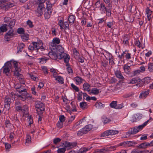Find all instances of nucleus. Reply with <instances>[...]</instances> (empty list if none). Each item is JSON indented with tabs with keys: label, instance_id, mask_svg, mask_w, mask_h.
Here are the masks:
<instances>
[{
	"label": "nucleus",
	"instance_id": "a211bd4d",
	"mask_svg": "<svg viewBox=\"0 0 153 153\" xmlns=\"http://www.w3.org/2000/svg\"><path fill=\"white\" fill-rule=\"evenodd\" d=\"M15 105V106L16 110L17 111H20L22 109V104L21 102L19 101H16Z\"/></svg>",
	"mask_w": 153,
	"mask_h": 153
},
{
	"label": "nucleus",
	"instance_id": "dca6fc26",
	"mask_svg": "<svg viewBox=\"0 0 153 153\" xmlns=\"http://www.w3.org/2000/svg\"><path fill=\"white\" fill-rule=\"evenodd\" d=\"M56 48L58 53H59L58 52H59V55H60V54H61V56L63 58V57L64 56V55H63V54H64L63 53L64 51V49L61 46L59 45L57 46L56 47Z\"/></svg>",
	"mask_w": 153,
	"mask_h": 153
},
{
	"label": "nucleus",
	"instance_id": "c756f323",
	"mask_svg": "<svg viewBox=\"0 0 153 153\" xmlns=\"http://www.w3.org/2000/svg\"><path fill=\"white\" fill-rule=\"evenodd\" d=\"M95 106L98 109H101L104 108L105 105L100 102H97L95 104Z\"/></svg>",
	"mask_w": 153,
	"mask_h": 153
},
{
	"label": "nucleus",
	"instance_id": "a19ab883",
	"mask_svg": "<svg viewBox=\"0 0 153 153\" xmlns=\"http://www.w3.org/2000/svg\"><path fill=\"white\" fill-rule=\"evenodd\" d=\"M111 121V120L107 117H104L103 118L102 122L104 124L108 123Z\"/></svg>",
	"mask_w": 153,
	"mask_h": 153
},
{
	"label": "nucleus",
	"instance_id": "423d86ee",
	"mask_svg": "<svg viewBox=\"0 0 153 153\" xmlns=\"http://www.w3.org/2000/svg\"><path fill=\"white\" fill-rule=\"evenodd\" d=\"M37 8L35 11V14L38 16H41L43 14L45 9V6L44 4H39L38 5Z\"/></svg>",
	"mask_w": 153,
	"mask_h": 153
},
{
	"label": "nucleus",
	"instance_id": "7ed1b4c3",
	"mask_svg": "<svg viewBox=\"0 0 153 153\" xmlns=\"http://www.w3.org/2000/svg\"><path fill=\"white\" fill-rule=\"evenodd\" d=\"M9 0H0V5L8 1ZM15 3L14 1H12L6 4L0 5V9H3L6 10L14 6Z\"/></svg>",
	"mask_w": 153,
	"mask_h": 153
},
{
	"label": "nucleus",
	"instance_id": "f257e3e1",
	"mask_svg": "<svg viewBox=\"0 0 153 153\" xmlns=\"http://www.w3.org/2000/svg\"><path fill=\"white\" fill-rule=\"evenodd\" d=\"M12 61L11 62L8 61L5 63L4 66L2 67V69L3 70V73L6 76H10L12 71V65L11 62L13 63Z\"/></svg>",
	"mask_w": 153,
	"mask_h": 153
},
{
	"label": "nucleus",
	"instance_id": "864d4df0",
	"mask_svg": "<svg viewBox=\"0 0 153 153\" xmlns=\"http://www.w3.org/2000/svg\"><path fill=\"white\" fill-rule=\"evenodd\" d=\"M71 86L72 88L76 91L78 92L79 91V89L78 87L74 85L73 84H71Z\"/></svg>",
	"mask_w": 153,
	"mask_h": 153
},
{
	"label": "nucleus",
	"instance_id": "bf43d9fd",
	"mask_svg": "<svg viewBox=\"0 0 153 153\" xmlns=\"http://www.w3.org/2000/svg\"><path fill=\"white\" fill-rule=\"evenodd\" d=\"M29 75L30 78L34 81H37L38 80V78L35 76L33 74H30Z\"/></svg>",
	"mask_w": 153,
	"mask_h": 153
},
{
	"label": "nucleus",
	"instance_id": "58836bf2",
	"mask_svg": "<svg viewBox=\"0 0 153 153\" xmlns=\"http://www.w3.org/2000/svg\"><path fill=\"white\" fill-rule=\"evenodd\" d=\"M17 91L19 93H21L22 92L25 93V92H27L26 89L23 86L21 85L20 88L18 90H17Z\"/></svg>",
	"mask_w": 153,
	"mask_h": 153
},
{
	"label": "nucleus",
	"instance_id": "bb28decb",
	"mask_svg": "<svg viewBox=\"0 0 153 153\" xmlns=\"http://www.w3.org/2000/svg\"><path fill=\"white\" fill-rule=\"evenodd\" d=\"M75 20V17L73 15H70L68 17V21L70 24H72L74 23Z\"/></svg>",
	"mask_w": 153,
	"mask_h": 153
},
{
	"label": "nucleus",
	"instance_id": "338daca9",
	"mask_svg": "<svg viewBox=\"0 0 153 153\" xmlns=\"http://www.w3.org/2000/svg\"><path fill=\"white\" fill-rule=\"evenodd\" d=\"M11 147V146L10 144L8 143H5V147L6 150H8L9 151V149Z\"/></svg>",
	"mask_w": 153,
	"mask_h": 153
},
{
	"label": "nucleus",
	"instance_id": "4be33fe9",
	"mask_svg": "<svg viewBox=\"0 0 153 153\" xmlns=\"http://www.w3.org/2000/svg\"><path fill=\"white\" fill-rule=\"evenodd\" d=\"M60 42L59 39H53L52 42L50 43V45L52 47H55L57 44Z\"/></svg>",
	"mask_w": 153,
	"mask_h": 153
},
{
	"label": "nucleus",
	"instance_id": "de8ad7c7",
	"mask_svg": "<svg viewBox=\"0 0 153 153\" xmlns=\"http://www.w3.org/2000/svg\"><path fill=\"white\" fill-rule=\"evenodd\" d=\"M142 82H144L146 83H148L150 82V78L149 77H147L141 80Z\"/></svg>",
	"mask_w": 153,
	"mask_h": 153
},
{
	"label": "nucleus",
	"instance_id": "e433bc0d",
	"mask_svg": "<svg viewBox=\"0 0 153 153\" xmlns=\"http://www.w3.org/2000/svg\"><path fill=\"white\" fill-rule=\"evenodd\" d=\"M117 101H112L110 104V107L113 108H116L117 106Z\"/></svg>",
	"mask_w": 153,
	"mask_h": 153
},
{
	"label": "nucleus",
	"instance_id": "4d7b16f0",
	"mask_svg": "<svg viewBox=\"0 0 153 153\" xmlns=\"http://www.w3.org/2000/svg\"><path fill=\"white\" fill-rule=\"evenodd\" d=\"M73 51L74 52V57L75 58L77 57L79 54V53L78 52L76 49H74L73 50Z\"/></svg>",
	"mask_w": 153,
	"mask_h": 153
},
{
	"label": "nucleus",
	"instance_id": "69168bd1",
	"mask_svg": "<svg viewBox=\"0 0 153 153\" xmlns=\"http://www.w3.org/2000/svg\"><path fill=\"white\" fill-rule=\"evenodd\" d=\"M61 141V139L59 138H57L53 140V143L55 144H56L58 142Z\"/></svg>",
	"mask_w": 153,
	"mask_h": 153
},
{
	"label": "nucleus",
	"instance_id": "412c9836",
	"mask_svg": "<svg viewBox=\"0 0 153 153\" xmlns=\"http://www.w3.org/2000/svg\"><path fill=\"white\" fill-rule=\"evenodd\" d=\"M93 127V126L91 124L85 126V127L82 128V130L85 133H86L90 131Z\"/></svg>",
	"mask_w": 153,
	"mask_h": 153
},
{
	"label": "nucleus",
	"instance_id": "2f4dec72",
	"mask_svg": "<svg viewBox=\"0 0 153 153\" xmlns=\"http://www.w3.org/2000/svg\"><path fill=\"white\" fill-rule=\"evenodd\" d=\"M115 74L117 77L120 79H124L121 72L119 71H116L115 72Z\"/></svg>",
	"mask_w": 153,
	"mask_h": 153
},
{
	"label": "nucleus",
	"instance_id": "c9c22d12",
	"mask_svg": "<svg viewBox=\"0 0 153 153\" xmlns=\"http://www.w3.org/2000/svg\"><path fill=\"white\" fill-rule=\"evenodd\" d=\"M55 80L57 81L58 82L61 84H62L64 83L63 82V78L60 76H58L55 78Z\"/></svg>",
	"mask_w": 153,
	"mask_h": 153
},
{
	"label": "nucleus",
	"instance_id": "ea45409f",
	"mask_svg": "<svg viewBox=\"0 0 153 153\" xmlns=\"http://www.w3.org/2000/svg\"><path fill=\"white\" fill-rule=\"evenodd\" d=\"M10 101L11 99L8 97H6L4 100V102L5 103V105H10L11 103Z\"/></svg>",
	"mask_w": 153,
	"mask_h": 153
},
{
	"label": "nucleus",
	"instance_id": "603ef678",
	"mask_svg": "<svg viewBox=\"0 0 153 153\" xmlns=\"http://www.w3.org/2000/svg\"><path fill=\"white\" fill-rule=\"evenodd\" d=\"M114 24V23L113 22H109L107 23V26L108 28L112 29Z\"/></svg>",
	"mask_w": 153,
	"mask_h": 153
},
{
	"label": "nucleus",
	"instance_id": "20e7f679",
	"mask_svg": "<svg viewBox=\"0 0 153 153\" xmlns=\"http://www.w3.org/2000/svg\"><path fill=\"white\" fill-rule=\"evenodd\" d=\"M46 7L45 11L44 16L46 19H48L50 18L51 14L52 9L51 4L49 1L46 2Z\"/></svg>",
	"mask_w": 153,
	"mask_h": 153
},
{
	"label": "nucleus",
	"instance_id": "4468645a",
	"mask_svg": "<svg viewBox=\"0 0 153 153\" xmlns=\"http://www.w3.org/2000/svg\"><path fill=\"white\" fill-rule=\"evenodd\" d=\"M16 96L22 101H24L28 97L27 93V92H25L22 93L21 95H18L17 94Z\"/></svg>",
	"mask_w": 153,
	"mask_h": 153
},
{
	"label": "nucleus",
	"instance_id": "6ab92c4d",
	"mask_svg": "<svg viewBox=\"0 0 153 153\" xmlns=\"http://www.w3.org/2000/svg\"><path fill=\"white\" fill-rule=\"evenodd\" d=\"M99 8L101 14H103L105 13L107 9L105 7L104 4L103 3H101L100 4Z\"/></svg>",
	"mask_w": 153,
	"mask_h": 153
},
{
	"label": "nucleus",
	"instance_id": "49530a36",
	"mask_svg": "<svg viewBox=\"0 0 153 153\" xmlns=\"http://www.w3.org/2000/svg\"><path fill=\"white\" fill-rule=\"evenodd\" d=\"M87 105V103L85 102H82L80 104V107L83 109H84L85 108Z\"/></svg>",
	"mask_w": 153,
	"mask_h": 153
},
{
	"label": "nucleus",
	"instance_id": "052dcab7",
	"mask_svg": "<svg viewBox=\"0 0 153 153\" xmlns=\"http://www.w3.org/2000/svg\"><path fill=\"white\" fill-rule=\"evenodd\" d=\"M31 142V137L29 135H27L26 137V143H29L30 142Z\"/></svg>",
	"mask_w": 153,
	"mask_h": 153
},
{
	"label": "nucleus",
	"instance_id": "4c0bfd02",
	"mask_svg": "<svg viewBox=\"0 0 153 153\" xmlns=\"http://www.w3.org/2000/svg\"><path fill=\"white\" fill-rule=\"evenodd\" d=\"M7 25L6 24H3L2 26L0 27V30L1 32H4L6 31L7 30Z\"/></svg>",
	"mask_w": 153,
	"mask_h": 153
},
{
	"label": "nucleus",
	"instance_id": "5701e85b",
	"mask_svg": "<svg viewBox=\"0 0 153 153\" xmlns=\"http://www.w3.org/2000/svg\"><path fill=\"white\" fill-rule=\"evenodd\" d=\"M146 15L147 16L148 19V20L150 21L152 12L149 8H147L146 10Z\"/></svg>",
	"mask_w": 153,
	"mask_h": 153
},
{
	"label": "nucleus",
	"instance_id": "8fccbe9b",
	"mask_svg": "<svg viewBox=\"0 0 153 153\" xmlns=\"http://www.w3.org/2000/svg\"><path fill=\"white\" fill-rule=\"evenodd\" d=\"M141 72V71L140 70H137L133 72V75L134 76L138 75Z\"/></svg>",
	"mask_w": 153,
	"mask_h": 153
},
{
	"label": "nucleus",
	"instance_id": "393cba45",
	"mask_svg": "<svg viewBox=\"0 0 153 153\" xmlns=\"http://www.w3.org/2000/svg\"><path fill=\"white\" fill-rule=\"evenodd\" d=\"M137 127H134L131 129V130L128 132L129 134H134L138 132Z\"/></svg>",
	"mask_w": 153,
	"mask_h": 153
},
{
	"label": "nucleus",
	"instance_id": "6e6552de",
	"mask_svg": "<svg viewBox=\"0 0 153 153\" xmlns=\"http://www.w3.org/2000/svg\"><path fill=\"white\" fill-rule=\"evenodd\" d=\"M58 24L60 27L61 29L66 30H69V25L67 22H63L62 20H60L59 21Z\"/></svg>",
	"mask_w": 153,
	"mask_h": 153
},
{
	"label": "nucleus",
	"instance_id": "9d476101",
	"mask_svg": "<svg viewBox=\"0 0 153 153\" xmlns=\"http://www.w3.org/2000/svg\"><path fill=\"white\" fill-rule=\"evenodd\" d=\"M48 54L50 57L52 59H60L62 58V57L61 56V54H60V55H58L54 52L52 51L50 52Z\"/></svg>",
	"mask_w": 153,
	"mask_h": 153
},
{
	"label": "nucleus",
	"instance_id": "72a5a7b5",
	"mask_svg": "<svg viewBox=\"0 0 153 153\" xmlns=\"http://www.w3.org/2000/svg\"><path fill=\"white\" fill-rule=\"evenodd\" d=\"M74 80L76 81L77 84H80L82 83V81L84 80L81 77L77 76L74 78Z\"/></svg>",
	"mask_w": 153,
	"mask_h": 153
},
{
	"label": "nucleus",
	"instance_id": "2eb2a0df",
	"mask_svg": "<svg viewBox=\"0 0 153 153\" xmlns=\"http://www.w3.org/2000/svg\"><path fill=\"white\" fill-rule=\"evenodd\" d=\"M32 44L37 50L40 48V46L43 45V43L41 40L38 41L37 42H33Z\"/></svg>",
	"mask_w": 153,
	"mask_h": 153
},
{
	"label": "nucleus",
	"instance_id": "774afa93",
	"mask_svg": "<svg viewBox=\"0 0 153 153\" xmlns=\"http://www.w3.org/2000/svg\"><path fill=\"white\" fill-rule=\"evenodd\" d=\"M45 0H37V4L38 5L39 4H43V3L45 2Z\"/></svg>",
	"mask_w": 153,
	"mask_h": 153
},
{
	"label": "nucleus",
	"instance_id": "6e6d98bb",
	"mask_svg": "<svg viewBox=\"0 0 153 153\" xmlns=\"http://www.w3.org/2000/svg\"><path fill=\"white\" fill-rule=\"evenodd\" d=\"M59 122L63 123L65 120V117L64 115H61L59 117Z\"/></svg>",
	"mask_w": 153,
	"mask_h": 153
},
{
	"label": "nucleus",
	"instance_id": "f8f14e48",
	"mask_svg": "<svg viewBox=\"0 0 153 153\" xmlns=\"http://www.w3.org/2000/svg\"><path fill=\"white\" fill-rule=\"evenodd\" d=\"M76 145V143L74 142L72 143L66 142L64 144V146L65 147L68 148L69 149H71L75 147Z\"/></svg>",
	"mask_w": 153,
	"mask_h": 153
},
{
	"label": "nucleus",
	"instance_id": "f03ea898",
	"mask_svg": "<svg viewBox=\"0 0 153 153\" xmlns=\"http://www.w3.org/2000/svg\"><path fill=\"white\" fill-rule=\"evenodd\" d=\"M13 63V66L15 68V70L14 71V75L19 81H20L23 77L22 75L19 73L21 70L18 67V64L17 62L14 61Z\"/></svg>",
	"mask_w": 153,
	"mask_h": 153
},
{
	"label": "nucleus",
	"instance_id": "7c9ffc66",
	"mask_svg": "<svg viewBox=\"0 0 153 153\" xmlns=\"http://www.w3.org/2000/svg\"><path fill=\"white\" fill-rule=\"evenodd\" d=\"M25 45L23 43H20L19 44L17 47L18 51L17 52V53H19L22 51L23 48Z\"/></svg>",
	"mask_w": 153,
	"mask_h": 153
},
{
	"label": "nucleus",
	"instance_id": "473e14b6",
	"mask_svg": "<svg viewBox=\"0 0 153 153\" xmlns=\"http://www.w3.org/2000/svg\"><path fill=\"white\" fill-rule=\"evenodd\" d=\"M123 69L125 72L127 74H129L130 72V66L127 65L126 64L124 65Z\"/></svg>",
	"mask_w": 153,
	"mask_h": 153
},
{
	"label": "nucleus",
	"instance_id": "09e8293b",
	"mask_svg": "<svg viewBox=\"0 0 153 153\" xmlns=\"http://www.w3.org/2000/svg\"><path fill=\"white\" fill-rule=\"evenodd\" d=\"M15 24V19H13L10 22L9 25L10 28H12L13 27Z\"/></svg>",
	"mask_w": 153,
	"mask_h": 153
},
{
	"label": "nucleus",
	"instance_id": "5fc2aeb1",
	"mask_svg": "<svg viewBox=\"0 0 153 153\" xmlns=\"http://www.w3.org/2000/svg\"><path fill=\"white\" fill-rule=\"evenodd\" d=\"M17 32L19 34H23L24 33V30L23 28H18Z\"/></svg>",
	"mask_w": 153,
	"mask_h": 153
},
{
	"label": "nucleus",
	"instance_id": "e2e57ef3",
	"mask_svg": "<svg viewBox=\"0 0 153 153\" xmlns=\"http://www.w3.org/2000/svg\"><path fill=\"white\" fill-rule=\"evenodd\" d=\"M84 132V131L82 130V129L78 132L77 134L78 136H82L84 134H85Z\"/></svg>",
	"mask_w": 153,
	"mask_h": 153
},
{
	"label": "nucleus",
	"instance_id": "a878e982",
	"mask_svg": "<svg viewBox=\"0 0 153 153\" xmlns=\"http://www.w3.org/2000/svg\"><path fill=\"white\" fill-rule=\"evenodd\" d=\"M20 111H22L25 114H27L28 110V107L26 105H25L23 106H22V107Z\"/></svg>",
	"mask_w": 153,
	"mask_h": 153
},
{
	"label": "nucleus",
	"instance_id": "0e129e2a",
	"mask_svg": "<svg viewBox=\"0 0 153 153\" xmlns=\"http://www.w3.org/2000/svg\"><path fill=\"white\" fill-rule=\"evenodd\" d=\"M57 127L60 128L62 127L63 126V123L59 121L57 123Z\"/></svg>",
	"mask_w": 153,
	"mask_h": 153
},
{
	"label": "nucleus",
	"instance_id": "1a4fd4ad",
	"mask_svg": "<svg viewBox=\"0 0 153 153\" xmlns=\"http://www.w3.org/2000/svg\"><path fill=\"white\" fill-rule=\"evenodd\" d=\"M145 40H144L143 42L142 39H140V40L138 39H136L134 42V44L135 45L137 46L139 48H140L141 47L142 49H143L145 47Z\"/></svg>",
	"mask_w": 153,
	"mask_h": 153
},
{
	"label": "nucleus",
	"instance_id": "aec40b11",
	"mask_svg": "<svg viewBox=\"0 0 153 153\" xmlns=\"http://www.w3.org/2000/svg\"><path fill=\"white\" fill-rule=\"evenodd\" d=\"M148 146H151L150 143L145 142L140 144L138 147L140 149H145Z\"/></svg>",
	"mask_w": 153,
	"mask_h": 153
},
{
	"label": "nucleus",
	"instance_id": "c03bdc74",
	"mask_svg": "<svg viewBox=\"0 0 153 153\" xmlns=\"http://www.w3.org/2000/svg\"><path fill=\"white\" fill-rule=\"evenodd\" d=\"M99 90L96 88H94L92 89L91 91V93L94 94H97L99 93Z\"/></svg>",
	"mask_w": 153,
	"mask_h": 153
},
{
	"label": "nucleus",
	"instance_id": "9b49d317",
	"mask_svg": "<svg viewBox=\"0 0 153 153\" xmlns=\"http://www.w3.org/2000/svg\"><path fill=\"white\" fill-rule=\"evenodd\" d=\"M135 144V143L131 141H128L126 142H124L120 144V146H124L125 147H130L134 146V144Z\"/></svg>",
	"mask_w": 153,
	"mask_h": 153
},
{
	"label": "nucleus",
	"instance_id": "a18cd8bd",
	"mask_svg": "<svg viewBox=\"0 0 153 153\" xmlns=\"http://www.w3.org/2000/svg\"><path fill=\"white\" fill-rule=\"evenodd\" d=\"M89 149L87 148H83L80 149L78 152V153H85L86 151L89 150Z\"/></svg>",
	"mask_w": 153,
	"mask_h": 153
},
{
	"label": "nucleus",
	"instance_id": "79ce46f5",
	"mask_svg": "<svg viewBox=\"0 0 153 153\" xmlns=\"http://www.w3.org/2000/svg\"><path fill=\"white\" fill-rule=\"evenodd\" d=\"M50 71L53 73V77L55 78L57 76V73L55 69L51 68Z\"/></svg>",
	"mask_w": 153,
	"mask_h": 153
},
{
	"label": "nucleus",
	"instance_id": "b1692460",
	"mask_svg": "<svg viewBox=\"0 0 153 153\" xmlns=\"http://www.w3.org/2000/svg\"><path fill=\"white\" fill-rule=\"evenodd\" d=\"M151 119H152V118H150V119L149 120H147L143 124L140 125L138 127H137V128L138 129V131L140 130H142L145 126H146L147 125L148 123L149 122V120Z\"/></svg>",
	"mask_w": 153,
	"mask_h": 153
},
{
	"label": "nucleus",
	"instance_id": "c85d7f7f",
	"mask_svg": "<svg viewBox=\"0 0 153 153\" xmlns=\"http://www.w3.org/2000/svg\"><path fill=\"white\" fill-rule=\"evenodd\" d=\"M13 35V30H9V31L6 34L5 36V38H9L11 37V36H12Z\"/></svg>",
	"mask_w": 153,
	"mask_h": 153
},
{
	"label": "nucleus",
	"instance_id": "37998d69",
	"mask_svg": "<svg viewBox=\"0 0 153 153\" xmlns=\"http://www.w3.org/2000/svg\"><path fill=\"white\" fill-rule=\"evenodd\" d=\"M82 123V120H80L79 121L75 124L73 126V128H78L79 126Z\"/></svg>",
	"mask_w": 153,
	"mask_h": 153
},
{
	"label": "nucleus",
	"instance_id": "ddd939ff",
	"mask_svg": "<svg viewBox=\"0 0 153 153\" xmlns=\"http://www.w3.org/2000/svg\"><path fill=\"white\" fill-rule=\"evenodd\" d=\"M149 93V90L142 91L140 95L139 98L140 99H145L148 95Z\"/></svg>",
	"mask_w": 153,
	"mask_h": 153
},
{
	"label": "nucleus",
	"instance_id": "680f3d73",
	"mask_svg": "<svg viewBox=\"0 0 153 153\" xmlns=\"http://www.w3.org/2000/svg\"><path fill=\"white\" fill-rule=\"evenodd\" d=\"M27 24L30 27H33V25L32 24V22L30 20H28L27 22Z\"/></svg>",
	"mask_w": 153,
	"mask_h": 153
},
{
	"label": "nucleus",
	"instance_id": "f3484780",
	"mask_svg": "<svg viewBox=\"0 0 153 153\" xmlns=\"http://www.w3.org/2000/svg\"><path fill=\"white\" fill-rule=\"evenodd\" d=\"M141 80L139 77H136L133 78L130 81L129 83L134 84L137 82V83L140 82Z\"/></svg>",
	"mask_w": 153,
	"mask_h": 153
},
{
	"label": "nucleus",
	"instance_id": "3c124183",
	"mask_svg": "<svg viewBox=\"0 0 153 153\" xmlns=\"http://www.w3.org/2000/svg\"><path fill=\"white\" fill-rule=\"evenodd\" d=\"M65 147L64 148L59 149L57 150L58 153H64L66 149Z\"/></svg>",
	"mask_w": 153,
	"mask_h": 153
},
{
	"label": "nucleus",
	"instance_id": "0eeeda50",
	"mask_svg": "<svg viewBox=\"0 0 153 153\" xmlns=\"http://www.w3.org/2000/svg\"><path fill=\"white\" fill-rule=\"evenodd\" d=\"M119 132L118 131L113 130H109L105 131L102 133L100 135L101 137H104L109 135H113L118 134Z\"/></svg>",
	"mask_w": 153,
	"mask_h": 153
},
{
	"label": "nucleus",
	"instance_id": "f704fd0d",
	"mask_svg": "<svg viewBox=\"0 0 153 153\" xmlns=\"http://www.w3.org/2000/svg\"><path fill=\"white\" fill-rule=\"evenodd\" d=\"M64 57V62L66 63V66H68L69 65L68 63V62L70 59L69 56L68 55H66L65 56H64L63 57Z\"/></svg>",
	"mask_w": 153,
	"mask_h": 153
},
{
	"label": "nucleus",
	"instance_id": "cd10ccee",
	"mask_svg": "<svg viewBox=\"0 0 153 153\" xmlns=\"http://www.w3.org/2000/svg\"><path fill=\"white\" fill-rule=\"evenodd\" d=\"M83 86L84 90L87 91L88 92H89L90 91V85L87 83H84L83 84Z\"/></svg>",
	"mask_w": 153,
	"mask_h": 153
},
{
	"label": "nucleus",
	"instance_id": "39448f33",
	"mask_svg": "<svg viewBox=\"0 0 153 153\" xmlns=\"http://www.w3.org/2000/svg\"><path fill=\"white\" fill-rule=\"evenodd\" d=\"M35 108H36V111L38 114H40L42 112L44 111V105L41 102H35Z\"/></svg>",
	"mask_w": 153,
	"mask_h": 153
},
{
	"label": "nucleus",
	"instance_id": "13d9d810",
	"mask_svg": "<svg viewBox=\"0 0 153 153\" xmlns=\"http://www.w3.org/2000/svg\"><path fill=\"white\" fill-rule=\"evenodd\" d=\"M148 69L150 71H153V63H151L149 64Z\"/></svg>",
	"mask_w": 153,
	"mask_h": 153
}]
</instances>
